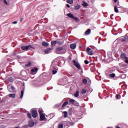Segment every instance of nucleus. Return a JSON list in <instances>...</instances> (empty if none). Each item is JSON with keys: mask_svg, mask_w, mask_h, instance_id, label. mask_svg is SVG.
<instances>
[{"mask_svg": "<svg viewBox=\"0 0 128 128\" xmlns=\"http://www.w3.org/2000/svg\"><path fill=\"white\" fill-rule=\"evenodd\" d=\"M56 72H58V71H56V70H52L53 74H56Z\"/></svg>", "mask_w": 128, "mask_h": 128, "instance_id": "4c0bfd02", "label": "nucleus"}, {"mask_svg": "<svg viewBox=\"0 0 128 128\" xmlns=\"http://www.w3.org/2000/svg\"><path fill=\"white\" fill-rule=\"evenodd\" d=\"M122 42H128V36H126L124 39L122 40Z\"/></svg>", "mask_w": 128, "mask_h": 128, "instance_id": "dca6fc26", "label": "nucleus"}, {"mask_svg": "<svg viewBox=\"0 0 128 128\" xmlns=\"http://www.w3.org/2000/svg\"><path fill=\"white\" fill-rule=\"evenodd\" d=\"M52 50V48H48V50H44V52H46V54H48V50Z\"/></svg>", "mask_w": 128, "mask_h": 128, "instance_id": "58836bf2", "label": "nucleus"}, {"mask_svg": "<svg viewBox=\"0 0 128 128\" xmlns=\"http://www.w3.org/2000/svg\"><path fill=\"white\" fill-rule=\"evenodd\" d=\"M58 84H60V83H58Z\"/></svg>", "mask_w": 128, "mask_h": 128, "instance_id": "3c124183", "label": "nucleus"}, {"mask_svg": "<svg viewBox=\"0 0 128 128\" xmlns=\"http://www.w3.org/2000/svg\"><path fill=\"white\" fill-rule=\"evenodd\" d=\"M116 128H120V126H116Z\"/></svg>", "mask_w": 128, "mask_h": 128, "instance_id": "de8ad7c7", "label": "nucleus"}, {"mask_svg": "<svg viewBox=\"0 0 128 128\" xmlns=\"http://www.w3.org/2000/svg\"><path fill=\"white\" fill-rule=\"evenodd\" d=\"M67 16L69 18H72L73 20H74L76 21L78 20V18H76V16H74V14H72L71 13L68 14Z\"/></svg>", "mask_w": 128, "mask_h": 128, "instance_id": "0eeeda50", "label": "nucleus"}, {"mask_svg": "<svg viewBox=\"0 0 128 128\" xmlns=\"http://www.w3.org/2000/svg\"><path fill=\"white\" fill-rule=\"evenodd\" d=\"M14 54H16V53H15V52H14Z\"/></svg>", "mask_w": 128, "mask_h": 128, "instance_id": "09e8293b", "label": "nucleus"}, {"mask_svg": "<svg viewBox=\"0 0 128 128\" xmlns=\"http://www.w3.org/2000/svg\"><path fill=\"white\" fill-rule=\"evenodd\" d=\"M120 66H124V63L122 62L120 64Z\"/></svg>", "mask_w": 128, "mask_h": 128, "instance_id": "79ce46f5", "label": "nucleus"}, {"mask_svg": "<svg viewBox=\"0 0 128 128\" xmlns=\"http://www.w3.org/2000/svg\"><path fill=\"white\" fill-rule=\"evenodd\" d=\"M4 4H8V1H6V0H4Z\"/></svg>", "mask_w": 128, "mask_h": 128, "instance_id": "a19ab883", "label": "nucleus"}, {"mask_svg": "<svg viewBox=\"0 0 128 128\" xmlns=\"http://www.w3.org/2000/svg\"><path fill=\"white\" fill-rule=\"evenodd\" d=\"M30 66H32V62H29L28 64H25L26 68Z\"/></svg>", "mask_w": 128, "mask_h": 128, "instance_id": "393cba45", "label": "nucleus"}, {"mask_svg": "<svg viewBox=\"0 0 128 128\" xmlns=\"http://www.w3.org/2000/svg\"><path fill=\"white\" fill-rule=\"evenodd\" d=\"M82 6H88V4L86 3V2H82Z\"/></svg>", "mask_w": 128, "mask_h": 128, "instance_id": "6ab92c4d", "label": "nucleus"}, {"mask_svg": "<svg viewBox=\"0 0 128 128\" xmlns=\"http://www.w3.org/2000/svg\"><path fill=\"white\" fill-rule=\"evenodd\" d=\"M66 2L68 4H74L73 0H67Z\"/></svg>", "mask_w": 128, "mask_h": 128, "instance_id": "412c9836", "label": "nucleus"}, {"mask_svg": "<svg viewBox=\"0 0 128 128\" xmlns=\"http://www.w3.org/2000/svg\"><path fill=\"white\" fill-rule=\"evenodd\" d=\"M56 43L58 44H64V42H62L60 40L56 41Z\"/></svg>", "mask_w": 128, "mask_h": 128, "instance_id": "473e14b6", "label": "nucleus"}, {"mask_svg": "<svg viewBox=\"0 0 128 128\" xmlns=\"http://www.w3.org/2000/svg\"><path fill=\"white\" fill-rule=\"evenodd\" d=\"M66 104H68V102H65L62 106V108H64V106H66Z\"/></svg>", "mask_w": 128, "mask_h": 128, "instance_id": "aec40b11", "label": "nucleus"}, {"mask_svg": "<svg viewBox=\"0 0 128 128\" xmlns=\"http://www.w3.org/2000/svg\"><path fill=\"white\" fill-rule=\"evenodd\" d=\"M24 90H22L21 91V94H20V98H22L23 96H24Z\"/></svg>", "mask_w": 128, "mask_h": 128, "instance_id": "a878e982", "label": "nucleus"}, {"mask_svg": "<svg viewBox=\"0 0 128 128\" xmlns=\"http://www.w3.org/2000/svg\"><path fill=\"white\" fill-rule=\"evenodd\" d=\"M75 10H80V5H76L74 6Z\"/></svg>", "mask_w": 128, "mask_h": 128, "instance_id": "4be33fe9", "label": "nucleus"}, {"mask_svg": "<svg viewBox=\"0 0 128 128\" xmlns=\"http://www.w3.org/2000/svg\"><path fill=\"white\" fill-rule=\"evenodd\" d=\"M12 24H18V22L16 21H14L12 22Z\"/></svg>", "mask_w": 128, "mask_h": 128, "instance_id": "37998d69", "label": "nucleus"}, {"mask_svg": "<svg viewBox=\"0 0 128 128\" xmlns=\"http://www.w3.org/2000/svg\"><path fill=\"white\" fill-rule=\"evenodd\" d=\"M86 93V90H82V94H84Z\"/></svg>", "mask_w": 128, "mask_h": 128, "instance_id": "2f4dec72", "label": "nucleus"}, {"mask_svg": "<svg viewBox=\"0 0 128 128\" xmlns=\"http://www.w3.org/2000/svg\"><path fill=\"white\" fill-rule=\"evenodd\" d=\"M116 100H120V94H116Z\"/></svg>", "mask_w": 128, "mask_h": 128, "instance_id": "72a5a7b5", "label": "nucleus"}, {"mask_svg": "<svg viewBox=\"0 0 128 128\" xmlns=\"http://www.w3.org/2000/svg\"><path fill=\"white\" fill-rule=\"evenodd\" d=\"M126 75H124V78H126Z\"/></svg>", "mask_w": 128, "mask_h": 128, "instance_id": "8fccbe9b", "label": "nucleus"}, {"mask_svg": "<svg viewBox=\"0 0 128 128\" xmlns=\"http://www.w3.org/2000/svg\"><path fill=\"white\" fill-rule=\"evenodd\" d=\"M42 46H50V44L48 42H42Z\"/></svg>", "mask_w": 128, "mask_h": 128, "instance_id": "ddd939ff", "label": "nucleus"}, {"mask_svg": "<svg viewBox=\"0 0 128 128\" xmlns=\"http://www.w3.org/2000/svg\"><path fill=\"white\" fill-rule=\"evenodd\" d=\"M64 128V124H61L58 125V128Z\"/></svg>", "mask_w": 128, "mask_h": 128, "instance_id": "e433bc0d", "label": "nucleus"}, {"mask_svg": "<svg viewBox=\"0 0 128 128\" xmlns=\"http://www.w3.org/2000/svg\"><path fill=\"white\" fill-rule=\"evenodd\" d=\"M120 58H122V60H126V58H126V54L124 53H122L121 54Z\"/></svg>", "mask_w": 128, "mask_h": 128, "instance_id": "9d476101", "label": "nucleus"}, {"mask_svg": "<svg viewBox=\"0 0 128 128\" xmlns=\"http://www.w3.org/2000/svg\"><path fill=\"white\" fill-rule=\"evenodd\" d=\"M70 102H71L72 104H74V102H76V100L72 99L70 100Z\"/></svg>", "mask_w": 128, "mask_h": 128, "instance_id": "f704fd0d", "label": "nucleus"}, {"mask_svg": "<svg viewBox=\"0 0 128 128\" xmlns=\"http://www.w3.org/2000/svg\"><path fill=\"white\" fill-rule=\"evenodd\" d=\"M90 29H88V30H86V32H85V34L86 36H88V34H90Z\"/></svg>", "mask_w": 128, "mask_h": 128, "instance_id": "4468645a", "label": "nucleus"}, {"mask_svg": "<svg viewBox=\"0 0 128 128\" xmlns=\"http://www.w3.org/2000/svg\"><path fill=\"white\" fill-rule=\"evenodd\" d=\"M9 98H16V94H10L8 95Z\"/></svg>", "mask_w": 128, "mask_h": 128, "instance_id": "2eb2a0df", "label": "nucleus"}, {"mask_svg": "<svg viewBox=\"0 0 128 128\" xmlns=\"http://www.w3.org/2000/svg\"><path fill=\"white\" fill-rule=\"evenodd\" d=\"M114 12H118V7L116 6H114Z\"/></svg>", "mask_w": 128, "mask_h": 128, "instance_id": "c756f323", "label": "nucleus"}, {"mask_svg": "<svg viewBox=\"0 0 128 128\" xmlns=\"http://www.w3.org/2000/svg\"><path fill=\"white\" fill-rule=\"evenodd\" d=\"M89 62H90L88 61V60H84V64H88Z\"/></svg>", "mask_w": 128, "mask_h": 128, "instance_id": "ea45409f", "label": "nucleus"}, {"mask_svg": "<svg viewBox=\"0 0 128 128\" xmlns=\"http://www.w3.org/2000/svg\"><path fill=\"white\" fill-rule=\"evenodd\" d=\"M82 82L84 84H88V80L86 79H83Z\"/></svg>", "mask_w": 128, "mask_h": 128, "instance_id": "bb28decb", "label": "nucleus"}, {"mask_svg": "<svg viewBox=\"0 0 128 128\" xmlns=\"http://www.w3.org/2000/svg\"><path fill=\"white\" fill-rule=\"evenodd\" d=\"M70 48L72 50H74L76 48V44H72L70 45Z\"/></svg>", "mask_w": 128, "mask_h": 128, "instance_id": "9b49d317", "label": "nucleus"}, {"mask_svg": "<svg viewBox=\"0 0 128 128\" xmlns=\"http://www.w3.org/2000/svg\"><path fill=\"white\" fill-rule=\"evenodd\" d=\"M56 40H54V41H52L51 42V44L52 46H56Z\"/></svg>", "mask_w": 128, "mask_h": 128, "instance_id": "f3484780", "label": "nucleus"}, {"mask_svg": "<svg viewBox=\"0 0 128 128\" xmlns=\"http://www.w3.org/2000/svg\"><path fill=\"white\" fill-rule=\"evenodd\" d=\"M8 88L10 92H16V89L14 88V87L10 85L8 86Z\"/></svg>", "mask_w": 128, "mask_h": 128, "instance_id": "20e7f679", "label": "nucleus"}, {"mask_svg": "<svg viewBox=\"0 0 128 128\" xmlns=\"http://www.w3.org/2000/svg\"><path fill=\"white\" fill-rule=\"evenodd\" d=\"M32 72H38V68H33L31 70Z\"/></svg>", "mask_w": 128, "mask_h": 128, "instance_id": "a211bd4d", "label": "nucleus"}, {"mask_svg": "<svg viewBox=\"0 0 128 128\" xmlns=\"http://www.w3.org/2000/svg\"><path fill=\"white\" fill-rule=\"evenodd\" d=\"M32 46L31 45L27 46H22L21 48L22 50H30V48H32Z\"/></svg>", "mask_w": 128, "mask_h": 128, "instance_id": "39448f33", "label": "nucleus"}, {"mask_svg": "<svg viewBox=\"0 0 128 128\" xmlns=\"http://www.w3.org/2000/svg\"><path fill=\"white\" fill-rule=\"evenodd\" d=\"M28 126H30L31 128L34 126V122L32 120H30L29 121Z\"/></svg>", "mask_w": 128, "mask_h": 128, "instance_id": "1a4fd4ad", "label": "nucleus"}, {"mask_svg": "<svg viewBox=\"0 0 128 128\" xmlns=\"http://www.w3.org/2000/svg\"><path fill=\"white\" fill-rule=\"evenodd\" d=\"M109 76H110V78H114V76H116V74L113 73V74H110Z\"/></svg>", "mask_w": 128, "mask_h": 128, "instance_id": "7c9ffc66", "label": "nucleus"}, {"mask_svg": "<svg viewBox=\"0 0 128 128\" xmlns=\"http://www.w3.org/2000/svg\"><path fill=\"white\" fill-rule=\"evenodd\" d=\"M44 118H46V116L44 114L40 115V120H44Z\"/></svg>", "mask_w": 128, "mask_h": 128, "instance_id": "f8f14e48", "label": "nucleus"}, {"mask_svg": "<svg viewBox=\"0 0 128 128\" xmlns=\"http://www.w3.org/2000/svg\"><path fill=\"white\" fill-rule=\"evenodd\" d=\"M8 82H14V78L12 77H10L8 78Z\"/></svg>", "mask_w": 128, "mask_h": 128, "instance_id": "c85d7f7f", "label": "nucleus"}, {"mask_svg": "<svg viewBox=\"0 0 128 128\" xmlns=\"http://www.w3.org/2000/svg\"><path fill=\"white\" fill-rule=\"evenodd\" d=\"M80 94V92L78 91H76V93L74 94L76 98H78Z\"/></svg>", "mask_w": 128, "mask_h": 128, "instance_id": "b1692460", "label": "nucleus"}, {"mask_svg": "<svg viewBox=\"0 0 128 128\" xmlns=\"http://www.w3.org/2000/svg\"><path fill=\"white\" fill-rule=\"evenodd\" d=\"M73 64H74V66H76V68H78V70H82V67H80V64H78V62H76V60H73Z\"/></svg>", "mask_w": 128, "mask_h": 128, "instance_id": "f03ea898", "label": "nucleus"}, {"mask_svg": "<svg viewBox=\"0 0 128 128\" xmlns=\"http://www.w3.org/2000/svg\"><path fill=\"white\" fill-rule=\"evenodd\" d=\"M86 52H88V54L90 56H92L94 54V52L92 51V48L88 47L86 48Z\"/></svg>", "mask_w": 128, "mask_h": 128, "instance_id": "6e6552de", "label": "nucleus"}, {"mask_svg": "<svg viewBox=\"0 0 128 128\" xmlns=\"http://www.w3.org/2000/svg\"><path fill=\"white\" fill-rule=\"evenodd\" d=\"M38 112H39L40 116L41 114H42L44 112V110H42L40 109Z\"/></svg>", "mask_w": 128, "mask_h": 128, "instance_id": "5701e85b", "label": "nucleus"}, {"mask_svg": "<svg viewBox=\"0 0 128 128\" xmlns=\"http://www.w3.org/2000/svg\"><path fill=\"white\" fill-rule=\"evenodd\" d=\"M32 118H37L38 116V112L36 110H32Z\"/></svg>", "mask_w": 128, "mask_h": 128, "instance_id": "423d86ee", "label": "nucleus"}, {"mask_svg": "<svg viewBox=\"0 0 128 128\" xmlns=\"http://www.w3.org/2000/svg\"><path fill=\"white\" fill-rule=\"evenodd\" d=\"M64 114V118H68V112H63Z\"/></svg>", "mask_w": 128, "mask_h": 128, "instance_id": "cd10ccee", "label": "nucleus"}, {"mask_svg": "<svg viewBox=\"0 0 128 128\" xmlns=\"http://www.w3.org/2000/svg\"><path fill=\"white\" fill-rule=\"evenodd\" d=\"M15 128H20V126L16 127Z\"/></svg>", "mask_w": 128, "mask_h": 128, "instance_id": "49530a36", "label": "nucleus"}, {"mask_svg": "<svg viewBox=\"0 0 128 128\" xmlns=\"http://www.w3.org/2000/svg\"><path fill=\"white\" fill-rule=\"evenodd\" d=\"M66 6H67V8H70V6L68 4H66Z\"/></svg>", "mask_w": 128, "mask_h": 128, "instance_id": "c03bdc74", "label": "nucleus"}, {"mask_svg": "<svg viewBox=\"0 0 128 128\" xmlns=\"http://www.w3.org/2000/svg\"><path fill=\"white\" fill-rule=\"evenodd\" d=\"M56 64H58V61H56V59H55L52 62L51 68H56Z\"/></svg>", "mask_w": 128, "mask_h": 128, "instance_id": "7ed1b4c3", "label": "nucleus"}, {"mask_svg": "<svg viewBox=\"0 0 128 128\" xmlns=\"http://www.w3.org/2000/svg\"><path fill=\"white\" fill-rule=\"evenodd\" d=\"M114 2H118V0H114Z\"/></svg>", "mask_w": 128, "mask_h": 128, "instance_id": "a18cd8bd", "label": "nucleus"}, {"mask_svg": "<svg viewBox=\"0 0 128 128\" xmlns=\"http://www.w3.org/2000/svg\"><path fill=\"white\" fill-rule=\"evenodd\" d=\"M66 48H64L62 46L58 47L56 48V52L58 54H66Z\"/></svg>", "mask_w": 128, "mask_h": 128, "instance_id": "f257e3e1", "label": "nucleus"}, {"mask_svg": "<svg viewBox=\"0 0 128 128\" xmlns=\"http://www.w3.org/2000/svg\"><path fill=\"white\" fill-rule=\"evenodd\" d=\"M27 116L28 118H32V115L30 114V113L29 112L27 113Z\"/></svg>", "mask_w": 128, "mask_h": 128, "instance_id": "c9c22d12", "label": "nucleus"}]
</instances>
